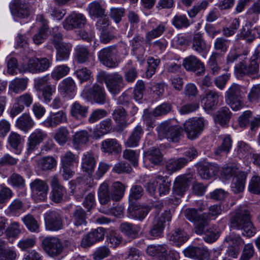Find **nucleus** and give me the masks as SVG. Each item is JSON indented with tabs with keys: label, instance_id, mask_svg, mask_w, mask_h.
<instances>
[{
	"label": "nucleus",
	"instance_id": "f257e3e1",
	"mask_svg": "<svg viewBox=\"0 0 260 260\" xmlns=\"http://www.w3.org/2000/svg\"><path fill=\"white\" fill-rule=\"evenodd\" d=\"M187 219L193 222L195 232L198 234H204V239L208 243H212L218 238V234L211 229H208V220L203 215H200L197 210L192 208L186 209L184 212Z\"/></svg>",
	"mask_w": 260,
	"mask_h": 260
},
{
	"label": "nucleus",
	"instance_id": "f03ea898",
	"mask_svg": "<svg viewBox=\"0 0 260 260\" xmlns=\"http://www.w3.org/2000/svg\"><path fill=\"white\" fill-rule=\"evenodd\" d=\"M125 186L119 181L114 182L112 185L111 191L106 182L101 184L98 190L99 200L101 204H107L110 199L117 201L123 196Z\"/></svg>",
	"mask_w": 260,
	"mask_h": 260
},
{
	"label": "nucleus",
	"instance_id": "7ed1b4c3",
	"mask_svg": "<svg viewBox=\"0 0 260 260\" xmlns=\"http://www.w3.org/2000/svg\"><path fill=\"white\" fill-rule=\"evenodd\" d=\"M231 226L234 229L242 230V235L250 237L256 233V230L250 221L249 213L247 211L237 212L231 219Z\"/></svg>",
	"mask_w": 260,
	"mask_h": 260
},
{
	"label": "nucleus",
	"instance_id": "20e7f679",
	"mask_svg": "<svg viewBox=\"0 0 260 260\" xmlns=\"http://www.w3.org/2000/svg\"><path fill=\"white\" fill-rule=\"evenodd\" d=\"M97 78L99 82L105 83L107 88L112 94L118 93L124 87L123 77L117 73L108 74L102 71L98 74Z\"/></svg>",
	"mask_w": 260,
	"mask_h": 260
},
{
	"label": "nucleus",
	"instance_id": "39448f33",
	"mask_svg": "<svg viewBox=\"0 0 260 260\" xmlns=\"http://www.w3.org/2000/svg\"><path fill=\"white\" fill-rule=\"evenodd\" d=\"M174 122V120H169L158 125L157 131L160 139L166 138L172 142L179 141L182 129L178 125L175 124Z\"/></svg>",
	"mask_w": 260,
	"mask_h": 260
},
{
	"label": "nucleus",
	"instance_id": "423d86ee",
	"mask_svg": "<svg viewBox=\"0 0 260 260\" xmlns=\"http://www.w3.org/2000/svg\"><path fill=\"white\" fill-rule=\"evenodd\" d=\"M52 64L51 59L46 57H31L27 62L22 64L20 71L22 72H29L36 74L47 71Z\"/></svg>",
	"mask_w": 260,
	"mask_h": 260
},
{
	"label": "nucleus",
	"instance_id": "0eeeda50",
	"mask_svg": "<svg viewBox=\"0 0 260 260\" xmlns=\"http://www.w3.org/2000/svg\"><path fill=\"white\" fill-rule=\"evenodd\" d=\"M207 121L203 118H191L184 123V129L188 139L197 138L204 131Z\"/></svg>",
	"mask_w": 260,
	"mask_h": 260
},
{
	"label": "nucleus",
	"instance_id": "6e6552de",
	"mask_svg": "<svg viewBox=\"0 0 260 260\" xmlns=\"http://www.w3.org/2000/svg\"><path fill=\"white\" fill-rule=\"evenodd\" d=\"M58 27L52 29L53 37L52 43L57 50L56 59L57 61H63L68 59L71 50V45L62 42V35L58 32Z\"/></svg>",
	"mask_w": 260,
	"mask_h": 260
},
{
	"label": "nucleus",
	"instance_id": "1a4fd4ad",
	"mask_svg": "<svg viewBox=\"0 0 260 260\" xmlns=\"http://www.w3.org/2000/svg\"><path fill=\"white\" fill-rule=\"evenodd\" d=\"M32 199L36 203L47 200L49 191V185L43 180L36 179L29 184Z\"/></svg>",
	"mask_w": 260,
	"mask_h": 260
},
{
	"label": "nucleus",
	"instance_id": "9d476101",
	"mask_svg": "<svg viewBox=\"0 0 260 260\" xmlns=\"http://www.w3.org/2000/svg\"><path fill=\"white\" fill-rule=\"evenodd\" d=\"M82 95L84 98L100 104H103L106 102V93L104 89L97 84H94L92 86H85L82 91Z\"/></svg>",
	"mask_w": 260,
	"mask_h": 260
},
{
	"label": "nucleus",
	"instance_id": "9b49d317",
	"mask_svg": "<svg viewBox=\"0 0 260 260\" xmlns=\"http://www.w3.org/2000/svg\"><path fill=\"white\" fill-rule=\"evenodd\" d=\"M44 251L50 256H56L63 250V246L60 239L55 237H47L42 241Z\"/></svg>",
	"mask_w": 260,
	"mask_h": 260
},
{
	"label": "nucleus",
	"instance_id": "f8f14e48",
	"mask_svg": "<svg viewBox=\"0 0 260 260\" xmlns=\"http://www.w3.org/2000/svg\"><path fill=\"white\" fill-rule=\"evenodd\" d=\"M46 230L57 231L63 228V220L60 214L56 211H48L44 214Z\"/></svg>",
	"mask_w": 260,
	"mask_h": 260
},
{
	"label": "nucleus",
	"instance_id": "ddd939ff",
	"mask_svg": "<svg viewBox=\"0 0 260 260\" xmlns=\"http://www.w3.org/2000/svg\"><path fill=\"white\" fill-rule=\"evenodd\" d=\"M50 186L51 190L50 193V200L55 203H60L66 193V188L59 182L56 175L51 178Z\"/></svg>",
	"mask_w": 260,
	"mask_h": 260
},
{
	"label": "nucleus",
	"instance_id": "4468645a",
	"mask_svg": "<svg viewBox=\"0 0 260 260\" xmlns=\"http://www.w3.org/2000/svg\"><path fill=\"white\" fill-rule=\"evenodd\" d=\"M171 218V213L169 211H165L160 215L155 216L150 234L153 237L160 236L164 231L165 223L170 221Z\"/></svg>",
	"mask_w": 260,
	"mask_h": 260
},
{
	"label": "nucleus",
	"instance_id": "2eb2a0df",
	"mask_svg": "<svg viewBox=\"0 0 260 260\" xmlns=\"http://www.w3.org/2000/svg\"><path fill=\"white\" fill-rule=\"evenodd\" d=\"M116 50L115 47L110 46L102 49L98 57L101 62L108 68H115L118 66L116 59Z\"/></svg>",
	"mask_w": 260,
	"mask_h": 260
},
{
	"label": "nucleus",
	"instance_id": "dca6fc26",
	"mask_svg": "<svg viewBox=\"0 0 260 260\" xmlns=\"http://www.w3.org/2000/svg\"><path fill=\"white\" fill-rule=\"evenodd\" d=\"M33 101L32 95L28 93H25L16 98L15 103L10 111V116L14 118L20 113L24 109V107H29Z\"/></svg>",
	"mask_w": 260,
	"mask_h": 260
},
{
	"label": "nucleus",
	"instance_id": "f3484780",
	"mask_svg": "<svg viewBox=\"0 0 260 260\" xmlns=\"http://www.w3.org/2000/svg\"><path fill=\"white\" fill-rule=\"evenodd\" d=\"M47 138V134L41 129H36L28 137L26 143V152L31 153L38 145Z\"/></svg>",
	"mask_w": 260,
	"mask_h": 260
},
{
	"label": "nucleus",
	"instance_id": "a211bd4d",
	"mask_svg": "<svg viewBox=\"0 0 260 260\" xmlns=\"http://www.w3.org/2000/svg\"><path fill=\"white\" fill-rule=\"evenodd\" d=\"M183 66L187 71L197 72L198 75L204 74L205 71L204 63L194 55L185 57L183 61Z\"/></svg>",
	"mask_w": 260,
	"mask_h": 260
},
{
	"label": "nucleus",
	"instance_id": "6ab92c4d",
	"mask_svg": "<svg viewBox=\"0 0 260 260\" xmlns=\"http://www.w3.org/2000/svg\"><path fill=\"white\" fill-rule=\"evenodd\" d=\"M67 120L66 113L61 110L56 113H51L43 122V124L47 127L53 128L66 122Z\"/></svg>",
	"mask_w": 260,
	"mask_h": 260
},
{
	"label": "nucleus",
	"instance_id": "aec40b11",
	"mask_svg": "<svg viewBox=\"0 0 260 260\" xmlns=\"http://www.w3.org/2000/svg\"><path fill=\"white\" fill-rule=\"evenodd\" d=\"M218 170L219 168L216 164L206 162L199 166L198 172L202 179H209L216 175Z\"/></svg>",
	"mask_w": 260,
	"mask_h": 260
},
{
	"label": "nucleus",
	"instance_id": "412c9836",
	"mask_svg": "<svg viewBox=\"0 0 260 260\" xmlns=\"http://www.w3.org/2000/svg\"><path fill=\"white\" fill-rule=\"evenodd\" d=\"M76 84L71 77H67L58 84V90L63 96L71 97L76 90Z\"/></svg>",
	"mask_w": 260,
	"mask_h": 260
},
{
	"label": "nucleus",
	"instance_id": "4be33fe9",
	"mask_svg": "<svg viewBox=\"0 0 260 260\" xmlns=\"http://www.w3.org/2000/svg\"><path fill=\"white\" fill-rule=\"evenodd\" d=\"M189 180L185 176H179L176 178L173 187V192L175 195L182 197L188 189Z\"/></svg>",
	"mask_w": 260,
	"mask_h": 260
},
{
	"label": "nucleus",
	"instance_id": "5701e85b",
	"mask_svg": "<svg viewBox=\"0 0 260 260\" xmlns=\"http://www.w3.org/2000/svg\"><path fill=\"white\" fill-rule=\"evenodd\" d=\"M102 152L108 154H118L121 151V146L116 139L108 138L101 143Z\"/></svg>",
	"mask_w": 260,
	"mask_h": 260
},
{
	"label": "nucleus",
	"instance_id": "b1692460",
	"mask_svg": "<svg viewBox=\"0 0 260 260\" xmlns=\"http://www.w3.org/2000/svg\"><path fill=\"white\" fill-rule=\"evenodd\" d=\"M146 251L148 254L155 257L156 260H167L168 256L167 248L165 245H149Z\"/></svg>",
	"mask_w": 260,
	"mask_h": 260
},
{
	"label": "nucleus",
	"instance_id": "393cba45",
	"mask_svg": "<svg viewBox=\"0 0 260 260\" xmlns=\"http://www.w3.org/2000/svg\"><path fill=\"white\" fill-rule=\"evenodd\" d=\"M96 163V159L93 152L87 151L83 154L81 159V166L84 171L91 174L94 169Z\"/></svg>",
	"mask_w": 260,
	"mask_h": 260
},
{
	"label": "nucleus",
	"instance_id": "a878e982",
	"mask_svg": "<svg viewBox=\"0 0 260 260\" xmlns=\"http://www.w3.org/2000/svg\"><path fill=\"white\" fill-rule=\"evenodd\" d=\"M35 122L28 113L22 114L16 121V126L24 132L27 133L35 125Z\"/></svg>",
	"mask_w": 260,
	"mask_h": 260
},
{
	"label": "nucleus",
	"instance_id": "bb28decb",
	"mask_svg": "<svg viewBox=\"0 0 260 260\" xmlns=\"http://www.w3.org/2000/svg\"><path fill=\"white\" fill-rule=\"evenodd\" d=\"M10 9L12 15L28 16L33 15V10L28 9L25 6L19 5V0H14L10 4Z\"/></svg>",
	"mask_w": 260,
	"mask_h": 260
},
{
	"label": "nucleus",
	"instance_id": "cd10ccee",
	"mask_svg": "<svg viewBox=\"0 0 260 260\" xmlns=\"http://www.w3.org/2000/svg\"><path fill=\"white\" fill-rule=\"evenodd\" d=\"M246 175L243 172H240L235 176L231 184V189L234 193H240L244 189Z\"/></svg>",
	"mask_w": 260,
	"mask_h": 260
},
{
	"label": "nucleus",
	"instance_id": "c85d7f7f",
	"mask_svg": "<svg viewBox=\"0 0 260 260\" xmlns=\"http://www.w3.org/2000/svg\"><path fill=\"white\" fill-rule=\"evenodd\" d=\"M187 160L184 157L178 159H171L166 164V170L168 174L171 175L183 168L187 163Z\"/></svg>",
	"mask_w": 260,
	"mask_h": 260
},
{
	"label": "nucleus",
	"instance_id": "c756f323",
	"mask_svg": "<svg viewBox=\"0 0 260 260\" xmlns=\"http://www.w3.org/2000/svg\"><path fill=\"white\" fill-rule=\"evenodd\" d=\"M42 26L38 34H36L33 38L34 42L36 44H41L48 36V26L47 22L44 17H39L37 19Z\"/></svg>",
	"mask_w": 260,
	"mask_h": 260
},
{
	"label": "nucleus",
	"instance_id": "7c9ffc66",
	"mask_svg": "<svg viewBox=\"0 0 260 260\" xmlns=\"http://www.w3.org/2000/svg\"><path fill=\"white\" fill-rule=\"evenodd\" d=\"M90 135L85 130L79 131L76 132L73 136V143L76 149L85 146L89 140Z\"/></svg>",
	"mask_w": 260,
	"mask_h": 260
},
{
	"label": "nucleus",
	"instance_id": "2f4dec72",
	"mask_svg": "<svg viewBox=\"0 0 260 260\" xmlns=\"http://www.w3.org/2000/svg\"><path fill=\"white\" fill-rule=\"evenodd\" d=\"M232 142L231 137L229 135L223 136L221 144L214 151L215 155L219 156L226 155L231 149Z\"/></svg>",
	"mask_w": 260,
	"mask_h": 260
},
{
	"label": "nucleus",
	"instance_id": "473e14b6",
	"mask_svg": "<svg viewBox=\"0 0 260 260\" xmlns=\"http://www.w3.org/2000/svg\"><path fill=\"white\" fill-rule=\"evenodd\" d=\"M120 230L126 236L135 239L138 237L140 231V227L130 223L123 222L120 224Z\"/></svg>",
	"mask_w": 260,
	"mask_h": 260
},
{
	"label": "nucleus",
	"instance_id": "72a5a7b5",
	"mask_svg": "<svg viewBox=\"0 0 260 260\" xmlns=\"http://www.w3.org/2000/svg\"><path fill=\"white\" fill-rule=\"evenodd\" d=\"M143 135V131L141 126L138 125L135 127L125 142L127 147H135L138 145L140 140Z\"/></svg>",
	"mask_w": 260,
	"mask_h": 260
},
{
	"label": "nucleus",
	"instance_id": "f704fd0d",
	"mask_svg": "<svg viewBox=\"0 0 260 260\" xmlns=\"http://www.w3.org/2000/svg\"><path fill=\"white\" fill-rule=\"evenodd\" d=\"M111 120L110 119H106L102 121L96 129H94L93 132V137L95 139H99L103 136L108 134L111 128Z\"/></svg>",
	"mask_w": 260,
	"mask_h": 260
},
{
	"label": "nucleus",
	"instance_id": "c9c22d12",
	"mask_svg": "<svg viewBox=\"0 0 260 260\" xmlns=\"http://www.w3.org/2000/svg\"><path fill=\"white\" fill-rule=\"evenodd\" d=\"M85 17H67L63 22V27L67 30L81 27L86 23Z\"/></svg>",
	"mask_w": 260,
	"mask_h": 260
},
{
	"label": "nucleus",
	"instance_id": "e433bc0d",
	"mask_svg": "<svg viewBox=\"0 0 260 260\" xmlns=\"http://www.w3.org/2000/svg\"><path fill=\"white\" fill-rule=\"evenodd\" d=\"M183 253L185 256L190 258L201 256L207 257L209 256V251L207 248L198 247H188L184 250Z\"/></svg>",
	"mask_w": 260,
	"mask_h": 260
},
{
	"label": "nucleus",
	"instance_id": "4c0bfd02",
	"mask_svg": "<svg viewBox=\"0 0 260 260\" xmlns=\"http://www.w3.org/2000/svg\"><path fill=\"white\" fill-rule=\"evenodd\" d=\"M219 93L215 90H210L206 94L204 101V106L207 109H211L218 103Z\"/></svg>",
	"mask_w": 260,
	"mask_h": 260
},
{
	"label": "nucleus",
	"instance_id": "58836bf2",
	"mask_svg": "<svg viewBox=\"0 0 260 260\" xmlns=\"http://www.w3.org/2000/svg\"><path fill=\"white\" fill-rule=\"evenodd\" d=\"M28 79L27 78H15L12 80L9 85V88L13 92L18 93L24 91L27 87Z\"/></svg>",
	"mask_w": 260,
	"mask_h": 260
},
{
	"label": "nucleus",
	"instance_id": "ea45409f",
	"mask_svg": "<svg viewBox=\"0 0 260 260\" xmlns=\"http://www.w3.org/2000/svg\"><path fill=\"white\" fill-rule=\"evenodd\" d=\"M87 112L88 108L77 102L74 103L71 106V114L77 119L86 117Z\"/></svg>",
	"mask_w": 260,
	"mask_h": 260
},
{
	"label": "nucleus",
	"instance_id": "a19ab883",
	"mask_svg": "<svg viewBox=\"0 0 260 260\" xmlns=\"http://www.w3.org/2000/svg\"><path fill=\"white\" fill-rule=\"evenodd\" d=\"M156 180L158 181V192L159 196L168 194L170 190L171 182L166 176L157 175Z\"/></svg>",
	"mask_w": 260,
	"mask_h": 260
},
{
	"label": "nucleus",
	"instance_id": "79ce46f5",
	"mask_svg": "<svg viewBox=\"0 0 260 260\" xmlns=\"http://www.w3.org/2000/svg\"><path fill=\"white\" fill-rule=\"evenodd\" d=\"M70 138V133L67 127L61 126L56 129L54 139L60 145H63Z\"/></svg>",
	"mask_w": 260,
	"mask_h": 260
},
{
	"label": "nucleus",
	"instance_id": "37998d69",
	"mask_svg": "<svg viewBox=\"0 0 260 260\" xmlns=\"http://www.w3.org/2000/svg\"><path fill=\"white\" fill-rule=\"evenodd\" d=\"M61 165L73 167L79 162L78 156L70 151H67L60 157Z\"/></svg>",
	"mask_w": 260,
	"mask_h": 260
},
{
	"label": "nucleus",
	"instance_id": "c03bdc74",
	"mask_svg": "<svg viewBox=\"0 0 260 260\" xmlns=\"http://www.w3.org/2000/svg\"><path fill=\"white\" fill-rule=\"evenodd\" d=\"M168 239L178 246L186 241L188 237L186 233L180 230L175 231L173 234L168 236Z\"/></svg>",
	"mask_w": 260,
	"mask_h": 260
},
{
	"label": "nucleus",
	"instance_id": "a18cd8bd",
	"mask_svg": "<svg viewBox=\"0 0 260 260\" xmlns=\"http://www.w3.org/2000/svg\"><path fill=\"white\" fill-rule=\"evenodd\" d=\"M231 114L229 109L228 107H223L218 111L215 121L221 125L226 124L229 122Z\"/></svg>",
	"mask_w": 260,
	"mask_h": 260
},
{
	"label": "nucleus",
	"instance_id": "49530a36",
	"mask_svg": "<svg viewBox=\"0 0 260 260\" xmlns=\"http://www.w3.org/2000/svg\"><path fill=\"white\" fill-rule=\"evenodd\" d=\"M21 233V227L20 223L17 221H13L6 230V235L9 239L10 238H16Z\"/></svg>",
	"mask_w": 260,
	"mask_h": 260
},
{
	"label": "nucleus",
	"instance_id": "de8ad7c7",
	"mask_svg": "<svg viewBox=\"0 0 260 260\" xmlns=\"http://www.w3.org/2000/svg\"><path fill=\"white\" fill-rule=\"evenodd\" d=\"M22 221L29 231L31 232H39L40 225L32 215L30 214L25 215L22 218Z\"/></svg>",
	"mask_w": 260,
	"mask_h": 260
},
{
	"label": "nucleus",
	"instance_id": "09e8293b",
	"mask_svg": "<svg viewBox=\"0 0 260 260\" xmlns=\"http://www.w3.org/2000/svg\"><path fill=\"white\" fill-rule=\"evenodd\" d=\"M87 11L91 16H106L105 10L96 1L92 2L88 5Z\"/></svg>",
	"mask_w": 260,
	"mask_h": 260
},
{
	"label": "nucleus",
	"instance_id": "8fccbe9b",
	"mask_svg": "<svg viewBox=\"0 0 260 260\" xmlns=\"http://www.w3.org/2000/svg\"><path fill=\"white\" fill-rule=\"evenodd\" d=\"M260 62V55L258 52H255L251 57L250 62L247 66L248 75L257 73L259 71V64Z\"/></svg>",
	"mask_w": 260,
	"mask_h": 260
},
{
	"label": "nucleus",
	"instance_id": "3c124183",
	"mask_svg": "<svg viewBox=\"0 0 260 260\" xmlns=\"http://www.w3.org/2000/svg\"><path fill=\"white\" fill-rule=\"evenodd\" d=\"M70 69L67 65L62 64L56 67L51 73V78L55 80H59L68 74Z\"/></svg>",
	"mask_w": 260,
	"mask_h": 260
},
{
	"label": "nucleus",
	"instance_id": "603ef678",
	"mask_svg": "<svg viewBox=\"0 0 260 260\" xmlns=\"http://www.w3.org/2000/svg\"><path fill=\"white\" fill-rule=\"evenodd\" d=\"M113 117L122 127H125L127 126L126 114L123 108L119 107L115 109L113 113Z\"/></svg>",
	"mask_w": 260,
	"mask_h": 260
},
{
	"label": "nucleus",
	"instance_id": "864d4df0",
	"mask_svg": "<svg viewBox=\"0 0 260 260\" xmlns=\"http://www.w3.org/2000/svg\"><path fill=\"white\" fill-rule=\"evenodd\" d=\"M192 49L199 53L202 52L207 49V45L202 38L201 34H196L192 42Z\"/></svg>",
	"mask_w": 260,
	"mask_h": 260
},
{
	"label": "nucleus",
	"instance_id": "5fc2aeb1",
	"mask_svg": "<svg viewBox=\"0 0 260 260\" xmlns=\"http://www.w3.org/2000/svg\"><path fill=\"white\" fill-rule=\"evenodd\" d=\"M242 87L239 84L233 83L225 92V99L243 96L244 93L242 91Z\"/></svg>",
	"mask_w": 260,
	"mask_h": 260
},
{
	"label": "nucleus",
	"instance_id": "6e6d98bb",
	"mask_svg": "<svg viewBox=\"0 0 260 260\" xmlns=\"http://www.w3.org/2000/svg\"><path fill=\"white\" fill-rule=\"evenodd\" d=\"M249 102L253 104L260 102V83L253 85L247 95Z\"/></svg>",
	"mask_w": 260,
	"mask_h": 260
},
{
	"label": "nucleus",
	"instance_id": "4d7b16f0",
	"mask_svg": "<svg viewBox=\"0 0 260 260\" xmlns=\"http://www.w3.org/2000/svg\"><path fill=\"white\" fill-rule=\"evenodd\" d=\"M56 91V86L55 85L47 84L43 87L42 89L40 91L42 92V95L44 102L48 104L52 100V95Z\"/></svg>",
	"mask_w": 260,
	"mask_h": 260
},
{
	"label": "nucleus",
	"instance_id": "13d9d810",
	"mask_svg": "<svg viewBox=\"0 0 260 260\" xmlns=\"http://www.w3.org/2000/svg\"><path fill=\"white\" fill-rule=\"evenodd\" d=\"M73 220L75 226L85 225L86 224L85 213L81 208H77L73 215Z\"/></svg>",
	"mask_w": 260,
	"mask_h": 260
},
{
	"label": "nucleus",
	"instance_id": "bf43d9fd",
	"mask_svg": "<svg viewBox=\"0 0 260 260\" xmlns=\"http://www.w3.org/2000/svg\"><path fill=\"white\" fill-rule=\"evenodd\" d=\"M146 158L154 165H159L162 159L160 151L157 148H152L148 152Z\"/></svg>",
	"mask_w": 260,
	"mask_h": 260
},
{
	"label": "nucleus",
	"instance_id": "052dcab7",
	"mask_svg": "<svg viewBox=\"0 0 260 260\" xmlns=\"http://www.w3.org/2000/svg\"><path fill=\"white\" fill-rule=\"evenodd\" d=\"M38 164L42 170H48L55 166L56 160L52 156H47L40 159Z\"/></svg>",
	"mask_w": 260,
	"mask_h": 260
},
{
	"label": "nucleus",
	"instance_id": "680f3d73",
	"mask_svg": "<svg viewBox=\"0 0 260 260\" xmlns=\"http://www.w3.org/2000/svg\"><path fill=\"white\" fill-rule=\"evenodd\" d=\"M150 211V208L149 207L140 206L137 207L132 215L134 219L142 221Z\"/></svg>",
	"mask_w": 260,
	"mask_h": 260
},
{
	"label": "nucleus",
	"instance_id": "e2e57ef3",
	"mask_svg": "<svg viewBox=\"0 0 260 260\" xmlns=\"http://www.w3.org/2000/svg\"><path fill=\"white\" fill-rule=\"evenodd\" d=\"M237 153L240 157L248 158L251 156V149L246 143L243 141L239 142Z\"/></svg>",
	"mask_w": 260,
	"mask_h": 260
},
{
	"label": "nucleus",
	"instance_id": "0e129e2a",
	"mask_svg": "<svg viewBox=\"0 0 260 260\" xmlns=\"http://www.w3.org/2000/svg\"><path fill=\"white\" fill-rule=\"evenodd\" d=\"M8 183L13 187L22 188L25 185L24 179L19 174L13 173L8 179Z\"/></svg>",
	"mask_w": 260,
	"mask_h": 260
},
{
	"label": "nucleus",
	"instance_id": "69168bd1",
	"mask_svg": "<svg viewBox=\"0 0 260 260\" xmlns=\"http://www.w3.org/2000/svg\"><path fill=\"white\" fill-rule=\"evenodd\" d=\"M110 254L109 248L106 246H102L97 248L93 254L94 260H102L108 257Z\"/></svg>",
	"mask_w": 260,
	"mask_h": 260
},
{
	"label": "nucleus",
	"instance_id": "338daca9",
	"mask_svg": "<svg viewBox=\"0 0 260 260\" xmlns=\"http://www.w3.org/2000/svg\"><path fill=\"white\" fill-rule=\"evenodd\" d=\"M248 189L252 193H260V177L254 175L252 177L249 184Z\"/></svg>",
	"mask_w": 260,
	"mask_h": 260
},
{
	"label": "nucleus",
	"instance_id": "774afa93",
	"mask_svg": "<svg viewBox=\"0 0 260 260\" xmlns=\"http://www.w3.org/2000/svg\"><path fill=\"white\" fill-rule=\"evenodd\" d=\"M17 254L14 249H4L0 253V260H15Z\"/></svg>",
	"mask_w": 260,
	"mask_h": 260
}]
</instances>
